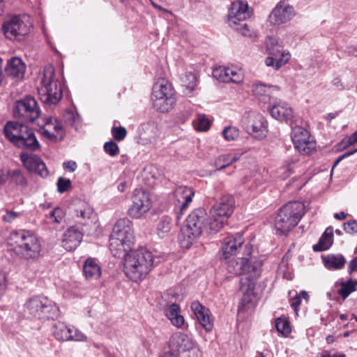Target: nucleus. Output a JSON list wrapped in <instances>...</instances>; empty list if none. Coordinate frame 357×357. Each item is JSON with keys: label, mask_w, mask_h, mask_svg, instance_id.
I'll return each mask as SVG.
<instances>
[{"label": "nucleus", "mask_w": 357, "mask_h": 357, "mask_svg": "<svg viewBox=\"0 0 357 357\" xmlns=\"http://www.w3.org/2000/svg\"><path fill=\"white\" fill-rule=\"evenodd\" d=\"M123 271L130 280L138 282L144 279L154 266L155 257L146 248L140 247L124 253Z\"/></svg>", "instance_id": "obj_1"}, {"label": "nucleus", "mask_w": 357, "mask_h": 357, "mask_svg": "<svg viewBox=\"0 0 357 357\" xmlns=\"http://www.w3.org/2000/svg\"><path fill=\"white\" fill-rule=\"evenodd\" d=\"M252 246L246 244L243 247L242 257L243 278L241 280L240 289L243 294L250 298L254 293L256 280L260 277L263 266V259L252 256Z\"/></svg>", "instance_id": "obj_2"}, {"label": "nucleus", "mask_w": 357, "mask_h": 357, "mask_svg": "<svg viewBox=\"0 0 357 357\" xmlns=\"http://www.w3.org/2000/svg\"><path fill=\"white\" fill-rule=\"evenodd\" d=\"M134 230L132 222L128 218H121L115 223L109 238V249L116 257H121L131 249Z\"/></svg>", "instance_id": "obj_3"}, {"label": "nucleus", "mask_w": 357, "mask_h": 357, "mask_svg": "<svg viewBox=\"0 0 357 357\" xmlns=\"http://www.w3.org/2000/svg\"><path fill=\"white\" fill-rule=\"evenodd\" d=\"M10 239L15 244L16 254L24 259H35L41 252V243L38 238L28 230L13 231Z\"/></svg>", "instance_id": "obj_4"}, {"label": "nucleus", "mask_w": 357, "mask_h": 357, "mask_svg": "<svg viewBox=\"0 0 357 357\" xmlns=\"http://www.w3.org/2000/svg\"><path fill=\"white\" fill-rule=\"evenodd\" d=\"M305 213V206L300 202H289L282 206L275 218L277 231L287 234L294 228Z\"/></svg>", "instance_id": "obj_5"}, {"label": "nucleus", "mask_w": 357, "mask_h": 357, "mask_svg": "<svg viewBox=\"0 0 357 357\" xmlns=\"http://www.w3.org/2000/svg\"><path fill=\"white\" fill-rule=\"evenodd\" d=\"M206 212L202 208L195 209L186 219L181 228L180 243L182 247L188 248L202 235L205 226Z\"/></svg>", "instance_id": "obj_6"}, {"label": "nucleus", "mask_w": 357, "mask_h": 357, "mask_svg": "<svg viewBox=\"0 0 357 357\" xmlns=\"http://www.w3.org/2000/svg\"><path fill=\"white\" fill-rule=\"evenodd\" d=\"M40 100L47 105H55L61 99L63 93L59 82L54 79V71L52 66L46 67L38 88Z\"/></svg>", "instance_id": "obj_7"}, {"label": "nucleus", "mask_w": 357, "mask_h": 357, "mask_svg": "<svg viewBox=\"0 0 357 357\" xmlns=\"http://www.w3.org/2000/svg\"><path fill=\"white\" fill-rule=\"evenodd\" d=\"M151 99L157 110L167 112L176 102L174 89L167 80L160 79L153 86Z\"/></svg>", "instance_id": "obj_8"}, {"label": "nucleus", "mask_w": 357, "mask_h": 357, "mask_svg": "<svg viewBox=\"0 0 357 357\" xmlns=\"http://www.w3.org/2000/svg\"><path fill=\"white\" fill-rule=\"evenodd\" d=\"M31 26L29 15H15L3 22L1 30L7 39L21 41L29 34Z\"/></svg>", "instance_id": "obj_9"}, {"label": "nucleus", "mask_w": 357, "mask_h": 357, "mask_svg": "<svg viewBox=\"0 0 357 357\" xmlns=\"http://www.w3.org/2000/svg\"><path fill=\"white\" fill-rule=\"evenodd\" d=\"M56 307L46 297L34 296L24 304V312L33 318L53 319Z\"/></svg>", "instance_id": "obj_10"}, {"label": "nucleus", "mask_w": 357, "mask_h": 357, "mask_svg": "<svg viewBox=\"0 0 357 357\" xmlns=\"http://www.w3.org/2000/svg\"><path fill=\"white\" fill-rule=\"evenodd\" d=\"M171 351L178 357L189 356L188 354L192 353L193 357L199 356V347L196 342L188 335L182 333H176L171 337L169 341Z\"/></svg>", "instance_id": "obj_11"}, {"label": "nucleus", "mask_w": 357, "mask_h": 357, "mask_svg": "<svg viewBox=\"0 0 357 357\" xmlns=\"http://www.w3.org/2000/svg\"><path fill=\"white\" fill-rule=\"evenodd\" d=\"M152 206L149 193L143 189H136L132 196V204L128 209V215L139 219L147 213Z\"/></svg>", "instance_id": "obj_12"}, {"label": "nucleus", "mask_w": 357, "mask_h": 357, "mask_svg": "<svg viewBox=\"0 0 357 357\" xmlns=\"http://www.w3.org/2000/svg\"><path fill=\"white\" fill-rule=\"evenodd\" d=\"M40 110L35 98L27 96L15 102L13 109L15 117L25 122H33L40 116Z\"/></svg>", "instance_id": "obj_13"}, {"label": "nucleus", "mask_w": 357, "mask_h": 357, "mask_svg": "<svg viewBox=\"0 0 357 357\" xmlns=\"http://www.w3.org/2000/svg\"><path fill=\"white\" fill-rule=\"evenodd\" d=\"M75 226L83 227L89 224L93 215V209L86 202L79 199L73 200L69 206Z\"/></svg>", "instance_id": "obj_14"}, {"label": "nucleus", "mask_w": 357, "mask_h": 357, "mask_svg": "<svg viewBox=\"0 0 357 357\" xmlns=\"http://www.w3.org/2000/svg\"><path fill=\"white\" fill-rule=\"evenodd\" d=\"M291 139L295 148L303 155H310L316 149L309 132L300 126L292 127Z\"/></svg>", "instance_id": "obj_15"}, {"label": "nucleus", "mask_w": 357, "mask_h": 357, "mask_svg": "<svg viewBox=\"0 0 357 357\" xmlns=\"http://www.w3.org/2000/svg\"><path fill=\"white\" fill-rule=\"evenodd\" d=\"M250 17L248 4L246 1L236 0L231 3L227 22L231 27H235L238 22L245 21Z\"/></svg>", "instance_id": "obj_16"}, {"label": "nucleus", "mask_w": 357, "mask_h": 357, "mask_svg": "<svg viewBox=\"0 0 357 357\" xmlns=\"http://www.w3.org/2000/svg\"><path fill=\"white\" fill-rule=\"evenodd\" d=\"M280 88L275 85L255 83L252 86V95L261 102L271 104L277 99Z\"/></svg>", "instance_id": "obj_17"}, {"label": "nucleus", "mask_w": 357, "mask_h": 357, "mask_svg": "<svg viewBox=\"0 0 357 357\" xmlns=\"http://www.w3.org/2000/svg\"><path fill=\"white\" fill-rule=\"evenodd\" d=\"M243 243L244 240L241 234L238 233L228 234L222 240L221 245L222 257L227 260L236 255L238 250L243 248Z\"/></svg>", "instance_id": "obj_18"}, {"label": "nucleus", "mask_w": 357, "mask_h": 357, "mask_svg": "<svg viewBox=\"0 0 357 357\" xmlns=\"http://www.w3.org/2000/svg\"><path fill=\"white\" fill-rule=\"evenodd\" d=\"M82 238V229L75 225L70 226L63 234L61 246L67 251L74 250L79 245Z\"/></svg>", "instance_id": "obj_19"}, {"label": "nucleus", "mask_w": 357, "mask_h": 357, "mask_svg": "<svg viewBox=\"0 0 357 357\" xmlns=\"http://www.w3.org/2000/svg\"><path fill=\"white\" fill-rule=\"evenodd\" d=\"M194 196L195 191L191 188L181 185L176 188L174 192V202L175 206L179 210L180 215L188 207Z\"/></svg>", "instance_id": "obj_20"}, {"label": "nucleus", "mask_w": 357, "mask_h": 357, "mask_svg": "<svg viewBox=\"0 0 357 357\" xmlns=\"http://www.w3.org/2000/svg\"><path fill=\"white\" fill-rule=\"evenodd\" d=\"M284 1H280L269 15L270 22L274 24H280L291 20L294 15V9L291 6H285Z\"/></svg>", "instance_id": "obj_21"}, {"label": "nucleus", "mask_w": 357, "mask_h": 357, "mask_svg": "<svg viewBox=\"0 0 357 357\" xmlns=\"http://www.w3.org/2000/svg\"><path fill=\"white\" fill-rule=\"evenodd\" d=\"M234 199L229 195L222 196L219 202L216 203L210 211V214L220 217L225 220L233 213Z\"/></svg>", "instance_id": "obj_22"}, {"label": "nucleus", "mask_w": 357, "mask_h": 357, "mask_svg": "<svg viewBox=\"0 0 357 357\" xmlns=\"http://www.w3.org/2000/svg\"><path fill=\"white\" fill-rule=\"evenodd\" d=\"M266 43L268 54L278 59L275 69H279L290 59V54L284 52L282 47L278 43L275 38L268 37Z\"/></svg>", "instance_id": "obj_23"}, {"label": "nucleus", "mask_w": 357, "mask_h": 357, "mask_svg": "<svg viewBox=\"0 0 357 357\" xmlns=\"http://www.w3.org/2000/svg\"><path fill=\"white\" fill-rule=\"evenodd\" d=\"M266 43L268 54L278 59L275 69H279L290 59V54L284 52L282 47L278 43L275 38L268 37Z\"/></svg>", "instance_id": "obj_24"}, {"label": "nucleus", "mask_w": 357, "mask_h": 357, "mask_svg": "<svg viewBox=\"0 0 357 357\" xmlns=\"http://www.w3.org/2000/svg\"><path fill=\"white\" fill-rule=\"evenodd\" d=\"M20 159L29 171L38 173L42 177L48 175L45 164L38 156L33 154L21 153Z\"/></svg>", "instance_id": "obj_25"}, {"label": "nucleus", "mask_w": 357, "mask_h": 357, "mask_svg": "<svg viewBox=\"0 0 357 357\" xmlns=\"http://www.w3.org/2000/svg\"><path fill=\"white\" fill-rule=\"evenodd\" d=\"M246 129L255 138L261 139L266 137L268 132L267 122L262 115L254 114Z\"/></svg>", "instance_id": "obj_26"}, {"label": "nucleus", "mask_w": 357, "mask_h": 357, "mask_svg": "<svg viewBox=\"0 0 357 357\" xmlns=\"http://www.w3.org/2000/svg\"><path fill=\"white\" fill-rule=\"evenodd\" d=\"M271 104L272 106L269 108V112L274 119L285 122L291 121L293 117L292 109L285 102H282L277 98L272 101Z\"/></svg>", "instance_id": "obj_27"}, {"label": "nucleus", "mask_w": 357, "mask_h": 357, "mask_svg": "<svg viewBox=\"0 0 357 357\" xmlns=\"http://www.w3.org/2000/svg\"><path fill=\"white\" fill-rule=\"evenodd\" d=\"M190 307L202 327L206 331H211L213 327V322L210 317L209 310L198 301H193Z\"/></svg>", "instance_id": "obj_28"}, {"label": "nucleus", "mask_w": 357, "mask_h": 357, "mask_svg": "<svg viewBox=\"0 0 357 357\" xmlns=\"http://www.w3.org/2000/svg\"><path fill=\"white\" fill-rule=\"evenodd\" d=\"M14 145L18 148L32 151H36L40 149V144L36 139L34 132L29 127L25 128L24 134H22L19 139L15 140Z\"/></svg>", "instance_id": "obj_29"}, {"label": "nucleus", "mask_w": 357, "mask_h": 357, "mask_svg": "<svg viewBox=\"0 0 357 357\" xmlns=\"http://www.w3.org/2000/svg\"><path fill=\"white\" fill-rule=\"evenodd\" d=\"M27 126L15 121H8L3 128V133L6 139H8L13 144L15 140L19 139L22 134H24L25 128Z\"/></svg>", "instance_id": "obj_30"}, {"label": "nucleus", "mask_w": 357, "mask_h": 357, "mask_svg": "<svg viewBox=\"0 0 357 357\" xmlns=\"http://www.w3.org/2000/svg\"><path fill=\"white\" fill-rule=\"evenodd\" d=\"M25 65L18 57L11 58L6 66V73L12 77L22 78L25 73Z\"/></svg>", "instance_id": "obj_31"}, {"label": "nucleus", "mask_w": 357, "mask_h": 357, "mask_svg": "<svg viewBox=\"0 0 357 357\" xmlns=\"http://www.w3.org/2000/svg\"><path fill=\"white\" fill-rule=\"evenodd\" d=\"M333 243V228L328 227L321 236L317 244L313 245L315 252L324 251L331 248Z\"/></svg>", "instance_id": "obj_32"}, {"label": "nucleus", "mask_w": 357, "mask_h": 357, "mask_svg": "<svg viewBox=\"0 0 357 357\" xmlns=\"http://www.w3.org/2000/svg\"><path fill=\"white\" fill-rule=\"evenodd\" d=\"M83 271L87 280H97L101 275V270L99 265L93 259L86 260Z\"/></svg>", "instance_id": "obj_33"}, {"label": "nucleus", "mask_w": 357, "mask_h": 357, "mask_svg": "<svg viewBox=\"0 0 357 357\" xmlns=\"http://www.w3.org/2000/svg\"><path fill=\"white\" fill-rule=\"evenodd\" d=\"M63 128L61 124L56 121L52 119H49L43 130V135L49 139H56L58 135H62Z\"/></svg>", "instance_id": "obj_34"}, {"label": "nucleus", "mask_w": 357, "mask_h": 357, "mask_svg": "<svg viewBox=\"0 0 357 357\" xmlns=\"http://www.w3.org/2000/svg\"><path fill=\"white\" fill-rule=\"evenodd\" d=\"M165 314L172 325L177 328L181 327L184 324V318L180 314V307L176 304L170 305L166 310Z\"/></svg>", "instance_id": "obj_35"}, {"label": "nucleus", "mask_w": 357, "mask_h": 357, "mask_svg": "<svg viewBox=\"0 0 357 357\" xmlns=\"http://www.w3.org/2000/svg\"><path fill=\"white\" fill-rule=\"evenodd\" d=\"M72 328H68L63 322L55 323L52 326V333L54 337L59 341H69L70 331Z\"/></svg>", "instance_id": "obj_36"}, {"label": "nucleus", "mask_w": 357, "mask_h": 357, "mask_svg": "<svg viewBox=\"0 0 357 357\" xmlns=\"http://www.w3.org/2000/svg\"><path fill=\"white\" fill-rule=\"evenodd\" d=\"M227 220L220 218L215 217L210 214V217L207 219L205 223L204 229L208 234H216L218 233L225 225Z\"/></svg>", "instance_id": "obj_37"}, {"label": "nucleus", "mask_w": 357, "mask_h": 357, "mask_svg": "<svg viewBox=\"0 0 357 357\" xmlns=\"http://www.w3.org/2000/svg\"><path fill=\"white\" fill-rule=\"evenodd\" d=\"M325 266L331 270L342 268L346 262L344 257L341 255H328L324 259Z\"/></svg>", "instance_id": "obj_38"}, {"label": "nucleus", "mask_w": 357, "mask_h": 357, "mask_svg": "<svg viewBox=\"0 0 357 357\" xmlns=\"http://www.w3.org/2000/svg\"><path fill=\"white\" fill-rule=\"evenodd\" d=\"M239 160V156L236 154H225L220 155L215 161V166L217 170H222L232 163Z\"/></svg>", "instance_id": "obj_39"}, {"label": "nucleus", "mask_w": 357, "mask_h": 357, "mask_svg": "<svg viewBox=\"0 0 357 357\" xmlns=\"http://www.w3.org/2000/svg\"><path fill=\"white\" fill-rule=\"evenodd\" d=\"M182 87L183 88V93L185 95H189L192 91L195 90L197 86L196 76L192 73H186L181 78Z\"/></svg>", "instance_id": "obj_40"}, {"label": "nucleus", "mask_w": 357, "mask_h": 357, "mask_svg": "<svg viewBox=\"0 0 357 357\" xmlns=\"http://www.w3.org/2000/svg\"><path fill=\"white\" fill-rule=\"evenodd\" d=\"M357 280H353L351 279L342 282L341 283V287L338 289V294L344 300L346 299L352 292L357 290Z\"/></svg>", "instance_id": "obj_41"}, {"label": "nucleus", "mask_w": 357, "mask_h": 357, "mask_svg": "<svg viewBox=\"0 0 357 357\" xmlns=\"http://www.w3.org/2000/svg\"><path fill=\"white\" fill-rule=\"evenodd\" d=\"M172 218L167 215L160 218L158 224V234L160 237L165 236L171 229Z\"/></svg>", "instance_id": "obj_42"}, {"label": "nucleus", "mask_w": 357, "mask_h": 357, "mask_svg": "<svg viewBox=\"0 0 357 357\" xmlns=\"http://www.w3.org/2000/svg\"><path fill=\"white\" fill-rule=\"evenodd\" d=\"M229 73H232V68L220 66L214 69L213 77L222 82H229Z\"/></svg>", "instance_id": "obj_43"}, {"label": "nucleus", "mask_w": 357, "mask_h": 357, "mask_svg": "<svg viewBox=\"0 0 357 357\" xmlns=\"http://www.w3.org/2000/svg\"><path fill=\"white\" fill-rule=\"evenodd\" d=\"M63 121L66 125L77 129L79 117L77 114H75L71 110H67L65 112L63 116Z\"/></svg>", "instance_id": "obj_44"}, {"label": "nucleus", "mask_w": 357, "mask_h": 357, "mask_svg": "<svg viewBox=\"0 0 357 357\" xmlns=\"http://www.w3.org/2000/svg\"><path fill=\"white\" fill-rule=\"evenodd\" d=\"M227 271L233 275H242V257L240 259V263L234 259H231L227 262L226 267Z\"/></svg>", "instance_id": "obj_45"}, {"label": "nucleus", "mask_w": 357, "mask_h": 357, "mask_svg": "<svg viewBox=\"0 0 357 357\" xmlns=\"http://www.w3.org/2000/svg\"><path fill=\"white\" fill-rule=\"evenodd\" d=\"M194 126L199 131H207L211 127V122L204 115L199 114L195 122Z\"/></svg>", "instance_id": "obj_46"}, {"label": "nucleus", "mask_w": 357, "mask_h": 357, "mask_svg": "<svg viewBox=\"0 0 357 357\" xmlns=\"http://www.w3.org/2000/svg\"><path fill=\"white\" fill-rule=\"evenodd\" d=\"M275 327L277 331L284 335H287L291 332L289 321L285 319H277L275 321Z\"/></svg>", "instance_id": "obj_47"}, {"label": "nucleus", "mask_w": 357, "mask_h": 357, "mask_svg": "<svg viewBox=\"0 0 357 357\" xmlns=\"http://www.w3.org/2000/svg\"><path fill=\"white\" fill-rule=\"evenodd\" d=\"M303 298L306 302L309 300V295L305 291H301L299 294H296V296H295L291 301V306L296 313L298 311V307L301 305Z\"/></svg>", "instance_id": "obj_48"}, {"label": "nucleus", "mask_w": 357, "mask_h": 357, "mask_svg": "<svg viewBox=\"0 0 357 357\" xmlns=\"http://www.w3.org/2000/svg\"><path fill=\"white\" fill-rule=\"evenodd\" d=\"M224 138L227 141H234L239 136V131L235 127L228 126L222 131Z\"/></svg>", "instance_id": "obj_49"}, {"label": "nucleus", "mask_w": 357, "mask_h": 357, "mask_svg": "<svg viewBox=\"0 0 357 357\" xmlns=\"http://www.w3.org/2000/svg\"><path fill=\"white\" fill-rule=\"evenodd\" d=\"M10 176L11 182L19 185L24 186L26 185V181L24 175L19 170H14L12 172L9 173Z\"/></svg>", "instance_id": "obj_50"}, {"label": "nucleus", "mask_w": 357, "mask_h": 357, "mask_svg": "<svg viewBox=\"0 0 357 357\" xmlns=\"http://www.w3.org/2000/svg\"><path fill=\"white\" fill-rule=\"evenodd\" d=\"M104 151L112 157H115L119 153V147L113 141L107 142L104 144Z\"/></svg>", "instance_id": "obj_51"}, {"label": "nucleus", "mask_w": 357, "mask_h": 357, "mask_svg": "<svg viewBox=\"0 0 357 357\" xmlns=\"http://www.w3.org/2000/svg\"><path fill=\"white\" fill-rule=\"evenodd\" d=\"M112 135L116 141H122L126 137L127 131L124 127H113L112 128Z\"/></svg>", "instance_id": "obj_52"}, {"label": "nucleus", "mask_w": 357, "mask_h": 357, "mask_svg": "<svg viewBox=\"0 0 357 357\" xmlns=\"http://www.w3.org/2000/svg\"><path fill=\"white\" fill-rule=\"evenodd\" d=\"M232 28L237 31L238 32L241 33L244 36H252V31L249 28L248 25L245 23L241 24V22H238V25H236L235 27Z\"/></svg>", "instance_id": "obj_53"}, {"label": "nucleus", "mask_w": 357, "mask_h": 357, "mask_svg": "<svg viewBox=\"0 0 357 357\" xmlns=\"http://www.w3.org/2000/svg\"><path fill=\"white\" fill-rule=\"evenodd\" d=\"M71 187V181L68 178H63L59 177L57 181V188L60 193H63L67 191L69 188Z\"/></svg>", "instance_id": "obj_54"}, {"label": "nucleus", "mask_w": 357, "mask_h": 357, "mask_svg": "<svg viewBox=\"0 0 357 357\" xmlns=\"http://www.w3.org/2000/svg\"><path fill=\"white\" fill-rule=\"evenodd\" d=\"M86 340V336L77 329H71L69 341L84 342Z\"/></svg>", "instance_id": "obj_55"}, {"label": "nucleus", "mask_w": 357, "mask_h": 357, "mask_svg": "<svg viewBox=\"0 0 357 357\" xmlns=\"http://www.w3.org/2000/svg\"><path fill=\"white\" fill-rule=\"evenodd\" d=\"M50 215L54 218V222L59 224L64 217V213L61 208L56 207L50 212Z\"/></svg>", "instance_id": "obj_56"}, {"label": "nucleus", "mask_w": 357, "mask_h": 357, "mask_svg": "<svg viewBox=\"0 0 357 357\" xmlns=\"http://www.w3.org/2000/svg\"><path fill=\"white\" fill-rule=\"evenodd\" d=\"M344 231L350 234L357 232V222L356 220H349L344 224Z\"/></svg>", "instance_id": "obj_57"}, {"label": "nucleus", "mask_w": 357, "mask_h": 357, "mask_svg": "<svg viewBox=\"0 0 357 357\" xmlns=\"http://www.w3.org/2000/svg\"><path fill=\"white\" fill-rule=\"evenodd\" d=\"M243 80V76L241 71L232 68V73H229V82L238 84Z\"/></svg>", "instance_id": "obj_58"}, {"label": "nucleus", "mask_w": 357, "mask_h": 357, "mask_svg": "<svg viewBox=\"0 0 357 357\" xmlns=\"http://www.w3.org/2000/svg\"><path fill=\"white\" fill-rule=\"evenodd\" d=\"M20 216V213L13 211H7L6 213L3 215L2 220L6 222L10 223Z\"/></svg>", "instance_id": "obj_59"}, {"label": "nucleus", "mask_w": 357, "mask_h": 357, "mask_svg": "<svg viewBox=\"0 0 357 357\" xmlns=\"http://www.w3.org/2000/svg\"><path fill=\"white\" fill-rule=\"evenodd\" d=\"M7 287L6 276L5 273L0 271V300L3 296Z\"/></svg>", "instance_id": "obj_60"}, {"label": "nucleus", "mask_w": 357, "mask_h": 357, "mask_svg": "<svg viewBox=\"0 0 357 357\" xmlns=\"http://www.w3.org/2000/svg\"><path fill=\"white\" fill-rule=\"evenodd\" d=\"M357 142V130L354 132L349 137L344 138L342 143L344 144V147H347L349 146H351Z\"/></svg>", "instance_id": "obj_61"}, {"label": "nucleus", "mask_w": 357, "mask_h": 357, "mask_svg": "<svg viewBox=\"0 0 357 357\" xmlns=\"http://www.w3.org/2000/svg\"><path fill=\"white\" fill-rule=\"evenodd\" d=\"M63 168L66 170L73 172L77 169V164L75 162L70 160L63 163Z\"/></svg>", "instance_id": "obj_62"}, {"label": "nucleus", "mask_w": 357, "mask_h": 357, "mask_svg": "<svg viewBox=\"0 0 357 357\" xmlns=\"http://www.w3.org/2000/svg\"><path fill=\"white\" fill-rule=\"evenodd\" d=\"M348 272L349 273H357V256L350 261L348 266Z\"/></svg>", "instance_id": "obj_63"}, {"label": "nucleus", "mask_w": 357, "mask_h": 357, "mask_svg": "<svg viewBox=\"0 0 357 357\" xmlns=\"http://www.w3.org/2000/svg\"><path fill=\"white\" fill-rule=\"evenodd\" d=\"M277 60L278 59L271 55L266 59L265 63L268 66H274L275 68Z\"/></svg>", "instance_id": "obj_64"}]
</instances>
